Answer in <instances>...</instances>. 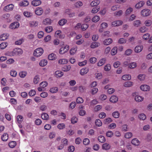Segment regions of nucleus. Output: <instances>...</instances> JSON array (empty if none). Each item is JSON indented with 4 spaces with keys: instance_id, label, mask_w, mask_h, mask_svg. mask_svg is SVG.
Listing matches in <instances>:
<instances>
[{
    "instance_id": "obj_6",
    "label": "nucleus",
    "mask_w": 152,
    "mask_h": 152,
    "mask_svg": "<svg viewBox=\"0 0 152 152\" xmlns=\"http://www.w3.org/2000/svg\"><path fill=\"white\" fill-rule=\"evenodd\" d=\"M35 14L38 15H41L43 12V10L41 7H37L35 11Z\"/></svg>"
},
{
    "instance_id": "obj_13",
    "label": "nucleus",
    "mask_w": 152,
    "mask_h": 152,
    "mask_svg": "<svg viewBox=\"0 0 152 152\" xmlns=\"http://www.w3.org/2000/svg\"><path fill=\"white\" fill-rule=\"evenodd\" d=\"M113 40L111 39L108 38L105 39L103 42V43L105 45H108L111 44Z\"/></svg>"
},
{
    "instance_id": "obj_45",
    "label": "nucleus",
    "mask_w": 152,
    "mask_h": 152,
    "mask_svg": "<svg viewBox=\"0 0 152 152\" xmlns=\"http://www.w3.org/2000/svg\"><path fill=\"white\" fill-rule=\"evenodd\" d=\"M53 30V28L51 26H48L45 28V31L47 32H50Z\"/></svg>"
},
{
    "instance_id": "obj_41",
    "label": "nucleus",
    "mask_w": 152,
    "mask_h": 152,
    "mask_svg": "<svg viewBox=\"0 0 152 152\" xmlns=\"http://www.w3.org/2000/svg\"><path fill=\"white\" fill-rule=\"evenodd\" d=\"M105 59L102 58L101 60H100L99 62L98 63V66H101L103 65L105 63Z\"/></svg>"
},
{
    "instance_id": "obj_58",
    "label": "nucleus",
    "mask_w": 152,
    "mask_h": 152,
    "mask_svg": "<svg viewBox=\"0 0 152 152\" xmlns=\"http://www.w3.org/2000/svg\"><path fill=\"white\" fill-rule=\"evenodd\" d=\"M17 74V72L15 70H11L10 72V75L13 77H15Z\"/></svg>"
},
{
    "instance_id": "obj_56",
    "label": "nucleus",
    "mask_w": 152,
    "mask_h": 152,
    "mask_svg": "<svg viewBox=\"0 0 152 152\" xmlns=\"http://www.w3.org/2000/svg\"><path fill=\"white\" fill-rule=\"evenodd\" d=\"M77 121V118L75 116L73 117L71 120V122L72 124H75L76 123Z\"/></svg>"
},
{
    "instance_id": "obj_28",
    "label": "nucleus",
    "mask_w": 152,
    "mask_h": 152,
    "mask_svg": "<svg viewBox=\"0 0 152 152\" xmlns=\"http://www.w3.org/2000/svg\"><path fill=\"white\" fill-rule=\"evenodd\" d=\"M122 79L124 80H129L131 79V76L129 75H124L122 77Z\"/></svg>"
},
{
    "instance_id": "obj_57",
    "label": "nucleus",
    "mask_w": 152,
    "mask_h": 152,
    "mask_svg": "<svg viewBox=\"0 0 152 152\" xmlns=\"http://www.w3.org/2000/svg\"><path fill=\"white\" fill-rule=\"evenodd\" d=\"M48 85V83L46 82H41L40 84V86L41 87L44 88Z\"/></svg>"
},
{
    "instance_id": "obj_9",
    "label": "nucleus",
    "mask_w": 152,
    "mask_h": 152,
    "mask_svg": "<svg viewBox=\"0 0 152 152\" xmlns=\"http://www.w3.org/2000/svg\"><path fill=\"white\" fill-rule=\"evenodd\" d=\"M89 69L88 68H84L80 71V74L82 75L86 74L88 72Z\"/></svg>"
},
{
    "instance_id": "obj_27",
    "label": "nucleus",
    "mask_w": 152,
    "mask_h": 152,
    "mask_svg": "<svg viewBox=\"0 0 152 152\" xmlns=\"http://www.w3.org/2000/svg\"><path fill=\"white\" fill-rule=\"evenodd\" d=\"M8 134L7 133H4L1 137V140L4 141H6L8 140Z\"/></svg>"
},
{
    "instance_id": "obj_12",
    "label": "nucleus",
    "mask_w": 152,
    "mask_h": 152,
    "mask_svg": "<svg viewBox=\"0 0 152 152\" xmlns=\"http://www.w3.org/2000/svg\"><path fill=\"white\" fill-rule=\"evenodd\" d=\"M118 100V97L116 96L113 95L110 98V101L113 103L116 102Z\"/></svg>"
},
{
    "instance_id": "obj_17",
    "label": "nucleus",
    "mask_w": 152,
    "mask_h": 152,
    "mask_svg": "<svg viewBox=\"0 0 152 152\" xmlns=\"http://www.w3.org/2000/svg\"><path fill=\"white\" fill-rule=\"evenodd\" d=\"M9 34H2L0 37V40L4 41L7 39Z\"/></svg>"
},
{
    "instance_id": "obj_52",
    "label": "nucleus",
    "mask_w": 152,
    "mask_h": 152,
    "mask_svg": "<svg viewBox=\"0 0 152 152\" xmlns=\"http://www.w3.org/2000/svg\"><path fill=\"white\" fill-rule=\"evenodd\" d=\"M83 5L82 2L81 1H79L75 3L74 5L76 7H78L82 6Z\"/></svg>"
},
{
    "instance_id": "obj_44",
    "label": "nucleus",
    "mask_w": 152,
    "mask_h": 152,
    "mask_svg": "<svg viewBox=\"0 0 152 152\" xmlns=\"http://www.w3.org/2000/svg\"><path fill=\"white\" fill-rule=\"evenodd\" d=\"M58 62L59 64H62L66 63L67 62V61L66 59H63L59 60Z\"/></svg>"
},
{
    "instance_id": "obj_26",
    "label": "nucleus",
    "mask_w": 152,
    "mask_h": 152,
    "mask_svg": "<svg viewBox=\"0 0 152 152\" xmlns=\"http://www.w3.org/2000/svg\"><path fill=\"white\" fill-rule=\"evenodd\" d=\"M132 143L134 145H138L140 144V141L137 139H134L132 140Z\"/></svg>"
},
{
    "instance_id": "obj_18",
    "label": "nucleus",
    "mask_w": 152,
    "mask_h": 152,
    "mask_svg": "<svg viewBox=\"0 0 152 152\" xmlns=\"http://www.w3.org/2000/svg\"><path fill=\"white\" fill-rule=\"evenodd\" d=\"M98 140L100 142L104 143L106 141V139L104 136L102 135L99 136L98 138Z\"/></svg>"
},
{
    "instance_id": "obj_40",
    "label": "nucleus",
    "mask_w": 152,
    "mask_h": 152,
    "mask_svg": "<svg viewBox=\"0 0 152 152\" xmlns=\"http://www.w3.org/2000/svg\"><path fill=\"white\" fill-rule=\"evenodd\" d=\"M100 7L99 6L96 7L95 8H93L91 12L95 13L97 12L100 10Z\"/></svg>"
},
{
    "instance_id": "obj_19",
    "label": "nucleus",
    "mask_w": 152,
    "mask_h": 152,
    "mask_svg": "<svg viewBox=\"0 0 152 152\" xmlns=\"http://www.w3.org/2000/svg\"><path fill=\"white\" fill-rule=\"evenodd\" d=\"M56 55L53 53H52L48 56V58L50 60H55L56 58Z\"/></svg>"
},
{
    "instance_id": "obj_23",
    "label": "nucleus",
    "mask_w": 152,
    "mask_h": 152,
    "mask_svg": "<svg viewBox=\"0 0 152 152\" xmlns=\"http://www.w3.org/2000/svg\"><path fill=\"white\" fill-rule=\"evenodd\" d=\"M144 98L142 96H139L136 95L134 98L135 101L137 102H140L143 100Z\"/></svg>"
},
{
    "instance_id": "obj_8",
    "label": "nucleus",
    "mask_w": 152,
    "mask_h": 152,
    "mask_svg": "<svg viewBox=\"0 0 152 152\" xmlns=\"http://www.w3.org/2000/svg\"><path fill=\"white\" fill-rule=\"evenodd\" d=\"M123 22L121 20L114 21L112 23L111 25L113 27L121 25Z\"/></svg>"
},
{
    "instance_id": "obj_43",
    "label": "nucleus",
    "mask_w": 152,
    "mask_h": 152,
    "mask_svg": "<svg viewBox=\"0 0 152 152\" xmlns=\"http://www.w3.org/2000/svg\"><path fill=\"white\" fill-rule=\"evenodd\" d=\"M138 117L140 120H145L146 118V115L143 113H142L139 115Z\"/></svg>"
},
{
    "instance_id": "obj_25",
    "label": "nucleus",
    "mask_w": 152,
    "mask_h": 152,
    "mask_svg": "<svg viewBox=\"0 0 152 152\" xmlns=\"http://www.w3.org/2000/svg\"><path fill=\"white\" fill-rule=\"evenodd\" d=\"M70 69L71 66L70 65H66L62 68V70L64 72H67L69 71Z\"/></svg>"
},
{
    "instance_id": "obj_7",
    "label": "nucleus",
    "mask_w": 152,
    "mask_h": 152,
    "mask_svg": "<svg viewBox=\"0 0 152 152\" xmlns=\"http://www.w3.org/2000/svg\"><path fill=\"white\" fill-rule=\"evenodd\" d=\"M140 88L143 91H149L150 89V87L147 85H142L140 86Z\"/></svg>"
},
{
    "instance_id": "obj_38",
    "label": "nucleus",
    "mask_w": 152,
    "mask_h": 152,
    "mask_svg": "<svg viewBox=\"0 0 152 152\" xmlns=\"http://www.w3.org/2000/svg\"><path fill=\"white\" fill-rule=\"evenodd\" d=\"M58 90V88L57 87H53L51 88L50 90V92L53 93H56Z\"/></svg>"
},
{
    "instance_id": "obj_39",
    "label": "nucleus",
    "mask_w": 152,
    "mask_h": 152,
    "mask_svg": "<svg viewBox=\"0 0 152 152\" xmlns=\"http://www.w3.org/2000/svg\"><path fill=\"white\" fill-rule=\"evenodd\" d=\"M39 80V76L37 75L34 77V83L35 84L38 83Z\"/></svg>"
},
{
    "instance_id": "obj_51",
    "label": "nucleus",
    "mask_w": 152,
    "mask_h": 152,
    "mask_svg": "<svg viewBox=\"0 0 152 152\" xmlns=\"http://www.w3.org/2000/svg\"><path fill=\"white\" fill-rule=\"evenodd\" d=\"M29 4L28 2L27 1H24L21 3H20V6L25 7L28 5Z\"/></svg>"
},
{
    "instance_id": "obj_36",
    "label": "nucleus",
    "mask_w": 152,
    "mask_h": 152,
    "mask_svg": "<svg viewBox=\"0 0 152 152\" xmlns=\"http://www.w3.org/2000/svg\"><path fill=\"white\" fill-rule=\"evenodd\" d=\"M23 15L26 17L29 18L32 16L33 14L31 12L26 11L23 12Z\"/></svg>"
},
{
    "instance_id": "obj_5",
    "label": "nucleus",
    "mask_w": 152,
    "mask_h": 152,
    "mask_svg": "<svg viewBox=\"0 0 152 152\" xmlns=\"http://www.w3.org/2000/svg\"><path fill=\"white\" fill-rule=\"evenodd\" d=\"M19 26V24L18 22H14L10 25L9 28L11 29H15L18 28Z\"/></svg>"
},
{
    "instance_id": "obj_50",
    "label": "nucleus",
    "mask_w": 152,
    "mask_h": 152,
    "mask_svg": "<svg viewBox=\"0 0 152 152\" xmlns=\"http://www.w3.org/2000/svg\"><path fill=\"white\" fill-rule=\"evenodd\" d=\"M7 45L6 42H4L1 43L0 44V49H3L6 48Z\"/></svg>"
},
{
    "instance_id": "obj_21",
    "label": "nucleus",
    "mask_w": 152,
    "mask_h": 152,
    "mask_svg": "<svg viewBox=\"0 0 152 152\" xmlns=\"http://www.w3.org/2000/svg\"><path fill=\"white\" fill-rule=\"evenodd\" d=\"M100 45V44L98 42H93L91 45V47L92 48H94L98 47Z\"/></svg>"
},
{
    "instance_id": "obj_62",
    "label": "nucleus",
    "mask_w": 152,
    "mask_h": 152,
    "mask_svg": "<svg viewBox=\"0 0 152 152\" xmlns=\"http://www.w3.org/2000/svg\"><path fill=\"white\" fill-rule=\"evenodd\" d=\"M106 116V114L104 112H101L99 115V117L101 118H104Z\"/></svg>"
},
{
    "instance_id": "obj_24",
    "label": "nucleus",
    "mask_w": 152,
    "mask_h": 152,
    "mask_svg": "<svg viewBox=\"0 0 152 152\" xmlns=\"http://www.w3.org/2000/svg\"><path fill=\"white\" fill-rule=\"evenodd\" d=\"M144 4V1H141L139 2L138 3L136 4L135 6V7L136 8H139L141 7H142Z\"/></svg>"
},
{
    "instance_id": "obj_10",
    "label": "nucleus",
    "mask_w": 152,
    "mask_h": 152,
    "mask_svg": "<svg viewBox=\"0 0 152 152\" xmlns=\"http://www.w3.org/2000/svg\"><path fill=\"white\" fill-rule=\"evenodd\" d=\"M143 48V46L142 45H139L136 46L134 49L135 52L139 53L142 51Z\"/></svg>"
},
{
    "instance_id": "obj_47",
    "label": "nucleus",
    "mask_w": 152,
    "mask_h": 152,
    "mask_svg": "<svg viewBox=\"0 0 152 152\" xmlns=\"http://www.w3.org/2000/svg\"><path fill=\"white\" fill-rule=\"evenodd\" d=\"M133 11V9L130 7L128 8L125 12V13L126 15H128L131 13Z\"/></svg>"
},
{
    "instance_id": "obj_3",
    "label": "nucleus",
    "mask_w": 152,
    "mask_h": 152,
    "mask_svg": "<svg viewBox=\"0 0 152 152\" xmlns=\"http://www.w3.org/2000/svg\"><path fill=\"white\" fill-rule=\"evenodd\" d=\"M12 52L13 56H16L22 53V50L21 49L19 48H15L14 49Z\"/></svg>"
},
{
    "instance_id": "obj_33",
    "label": "nucleus",
    "mask_w": 152,
    "mask_h": 152,
    "mask_svg": "<svg viewBox=\"0 0 152 152\" xmlns=\"http://www.w3.org/2000/svg\"><path fill=\"white\" fill-rule=\"evenodd\" d=\"M137 66L136 63L135 62H133L129 64V67L131 69H134Z\"/></svg>"
},
{
    "instance_id": "obj_22",
    "label": "nucleus",
    "mask_w": 152,
    "mask_h": 152,
    "mask_svg": "<svg viewBox=\"0 0 152 152\" xmlns=\"http://www.w3.org/2000/svg\"><path fill=\"white\" fill-rule=\"evenodd\" d=\"M42 118L45 120H48L49 118L48 115L46 113H43L41 114Z\"/></svg>"
},
{
    "instance_id": "obj_48",
    "label": "nucleus",
    "mask_w": 152,
    "mask_h": 152,
    "mask_svg": "<svg viewBox=\"0 0 152 152\" xmlns=\"http://www.w3.org/2000/svg\"><path fill=\"white\" fill-rule=\"evenodd\" d=\"M16 145V143L15 141H12L9 142V147L12 148H14Z\"/></svg>"
},
{
    "instance_id": "obj_60",
    "label": "nucleus",
    "mask_w": 152,
    "mask_h": 152,
    "mask_svg": "<svg viewBox=\"0 0 152 152\" xmlns=\"http://www.w3.org/2000/svg\"><path fill=\"white\" fill-rule=\"evenodd\" d=\"M113 132L110 131H108L106 133V135L108 137H111L113 136Z\"/></svg>"
},
{
    "instance_id": "obj_34",
    "label": "nucleus",
    "mask_w": 152,
    "mask_h": 152,
    "mask_svg": "<svg viewBox=\"0 0 152 152\" xmlns=\"http://www.w3.org/2000/svg\"><path fill=\"white\" fill-rule=\"evenodd\" d=\"M112 116L115 118H118L120 116V113L118 111H116L113 112L112 114Z\"/></svg>"
},
{
    "instance_id": "obj_46",
    "label": "nucleus",
    "mask_w": 152,
    "mask_h": 152,
    "mask_svg": "<svg viewBox=\"0 0 152 152\" xmlns=\"http://www.w3.org/2000/svg\"><path fill=\"white\" fill-rule=\"evenodd\" d=\"M95 123L96 125L98 126H101L102 124L101 121L99 119H96V120Z\"/></svg>"
},
{
    "instance_id": "obj_11",
    "label": "nucleus",
    "mask_w": 152,
    "mask_h": 152,
    "mask_svg": "<svg viewBox=\"0 0 152 152\" xmlns=\"http://www.w3.org/2000/svg\"><path fill=\"white\" fill-rule=\"evenodd\" d=\"M41 1L40 0H34L32 1L31 4L34 6L40 5L41 4Z\"/></svg>"
},
{
    "instance_id": "obj_61",
    "label": "nucleus",
    "mask_w": 152,
    "mask_h": 152,
    "mask_svg": "<svg viewBox=\"0 0 152 152\" xmlns=\"http://www.w3.org/2000/svg\"><path fill=\"white\" fill-rule=\"evenodd\" d=\"M111 69L110 65L109 64L106 65L104 67V69L106 71H109Z\"/></svg>"
},
{
    "instance_id": "obj_2",
    "label": "nucleus",
    "mask_w": 152,
    "mask_h": 152,
    "mask_svg": "<svg viewBox=\"0 0 152 152\" xmlns=\"http://www.w3.org/2000/svg\"><path fill=\"white\" fill-rule=\"evenodd\" d=\"M151 13V11L147 9L142 10L141 12L142 16L143 17L148 16Z\"/></svg>"
},
{
    "instance_id": "obj_42",
    "label": "nucleus",
    "mask_w": 152,
    "mask_h": 152,
    "mask_svg": "<svg viewBox=\"0 0 152 152\" xmlns=\"http://www.w3.org/2000/svg\"><path fill=\"white\" fill-rule=\"evenodd\" d=\"M118 48L117 47H114L113 48L112 50L111 51V54L112 55H115L117 51Z\"/></svg>"
},
{
    "instance_id": "obj_54",
    "label": "nucleus",
    "mask_w": 152,
    "mask_h": 152,
    "mask_svg": "<svg viewBox=\"0 0 152 152\" xmlns=\"http://www.w3.org/2000/svg\"><path fill=\"white\" fill-rule=\"evenodd\" d=\"M65 126L63 123L59 124L58 125L57 127L60 129H62L65 128Z\"/></svg>"
},
{
    "instance_id": "obj_30",
    "label": "nucleus",
    "mask_w": 152,
    "mask_h": 152,
    "mask_svg": "<svg viewBox=\"0 0 152 152\" xmlns=\"http://www.w3.org/2000/svg\"><path fill=\"white\" fill-rule=\"evenodd\" d=\"M57 77H62L63 74V73L60 71H57L55 73Z\"/></svg>"
},
{
    "instance_id": "obj_1",
    "label": "nucleus",
    "mask_w": 152,
    "mask_h": 152,
    "mask_svg": "<svg viewBox=\"0 0 152 152\" xmlns=\"http://www.w3.org/2000/svg\"><path fill=\"white\" fill-rule=\"evenodd\" d=\"M44 50L41 48L36 49L34 53V55L36 57H38L40 56L43 53Z\"/></svg>"
},
{
    "instance_id": "obj_32",
    "label": "nucleus",
    "mask_w": 152,
    "mask_h": 152,
    "mask_svg": "<svg viewBox=\"0 0 152 152\" xmlns=\"http://www.w3.org/2000/svg\"><path fill=\"white\" fill-rule=\"evenodd\" d=\"M47 61L46 60H43L41 61L39 63V65L40 66L43 67L45 65H46L47 64Z\"/></svg>"
},
{
    "instance_id": "obj_4",
    "label": "nucleus",
    "mask_w": 152,
    "mask_h": 152,
    "mask_svg": "<svg viewBox=\"0 0 152 152\" xmlns=\"http://www.w3.org/2000/svg\"><path fill=\"white\" fill-rule=\"evenodd\" d=\"M69 49V46L66 45L65 47H62L59 50V53L60 54H63L67 52Z\"/></svg>"
},
{
    "instance_id": "obj_59",
    "label": "nucleus",
    "mask_w": 152,
    "mask_h": 152,
    "mask_svg": "<svg viewBox=\"0 0 152 152\" xmlns=\"http://www.w3.org/2000/svg\"><path fill=\"white\" fill-rule=\"evenodd\" d=\"M83 99L80 97H77L76 100V102L77 103H81L83 102Z\"/></svg>"
},
{
    "instance_id": "obj_64",
    "label": "nucleus",
    "mask_w": 152,
    "mask_h": 152,
    "mask_svg": "<svg viewBox=\"0 0 152 152\" xmlns=\"http://www.w3.org/2000/svg\"><path fill=\"white\" fill-rule=\"evenodd\" d=\"M36 94V92L34 90H32L30 91L29 93L28 94L29 96H34Z\"/></svg>"
},
{
    "instance_id": "obj_53",
    "label": "nucleus",
    "mask_w": 152,
    "mask_h": 152,
    "mask_svg": "<svg viewBox=\"0 0 152 152\" xmlns=\"http://www.w3.org/2000/svg\"><path fill=\"white\" fill-rule=\"evenodd\" d=\"M140 24V22L139 20H137L133 22V25L136 27H138Z\"/></svg>"
},
{
    "instance_id": "obj_29",
    "label": "nucleus",
    "mask_w": 152,
    "mask_h": 152,
    "mask_svg": "<svg viewBox=\"0 0 152 152\" xmlns=\"http://www.w3.org/2000/svg\"><path fill=\"white\" fill-rule=\"evenodd\" d=\"M38 24L37 21H31L29 23L30 26L31 27H36L38 25Z\"/></svg>"
},
{
    "instance_id": "obj_20",
    "label": "nucleus",
    "mask_w": 152,
    "mask_h": 152,
    "mask_svg": "<svg viewBox=\"0 0 152 152\" xmlns=\"http://www.w3.org/2000/svg\"><path fill=\"white\" fill-rule=\"evenodd\" d=\"M42 23L46 25L50 24L51 23V20L49 18H46L43 20Z\"/></svg>"
},
{
    "instance_id": "obj_63",
    "label": "nucleus",
    "mask_w": 152,
    "mask_h": 152,
    "mask_svg": "<svg viewBox=\"0 0 152 152\" xmlns=\"http://www.w3.org/2000/svg\"><path fill=\"white\" fill-rule=\"evenodd\" d=\"M132 136V134L131 132H128L126 134L125 137L126 138H129Z\"/></svg>"
},
{
    "instance_id": "obj_15",
    "label": "nucleus",
    "mask_w": 152,
    "mask_h": 152,
    "mask_svg": "<svg viewBox=\"0 0 152 152\" xmlns=\"http://www.w3.org/2000/svg\"><path fill=\"white\" fill-rule=\"evenodd\" d=\"M110 145L108 143H105L102 146V149L106 150H109L110 148Z\"/></svg>"
},
{
    "instance_id": "obj_37",
    "label": "nucleus",
    "mask_w": 152,
    "mask_h": 152,
    "mask_svg": "<svg viewBox=\"0 0 152 152\" xmlns=\"http://www.w3.org/2000/svg\"><path fill=\"white\" fill-rule=\"evenodd\" d=\"M132 85V83L131 81H128L124 83V86L125 87H129Z\"/></svg>"
},
{
    "instance_id": "obj_16",
    "label": "nucleus",
    "mask_w": 152,
    "mask_h": 152,
    "mask_svg": "<svg viewBox=\"0 0 152 152\" xmlns=\"http://www.w3.org/2000/svg\"><path fill=\"white\" fill-rule=\"evenodd\" d=\"M100 3V1L99 0H96L93 1L91 2L90 5L92 7L96 6L99 4Z\"/></svg>"
},
{
    "instance_id": "obj_31",
    "label": "nucleus",
    "mask_w": 152,
    "mask_h": 152,
    "mask_svg": "<svg viewBox=\"0 0 152 152\" xmlns=\"http://www.w3.org/2000/svg\"><path fill=\"white\" fill-rule=\"evenodd\" d=\"M67 20L65 19H62L59 21L58 24L60 26H62L64 25L67 22Z\"/></svg>"
},
{
    "instance_id": "obj_14",
    "label": "nucleus",
    "mask_w": 152,
    "mask_h": 152,
    "mask_svg": "<svg viewBox=\"0 0 152 152\" xmlns=\"http://www.w3.org/2000/svg\"><path fill=\"white\" fill-rule=\"evenodd\" d=\"M13 4H10L5 7V10L7 11L12 10L13 9Z\"/></svg>"
},
{
    "instance_id": "obj_55",
    "label": "nucleus",
    "mask_w": 152,
    "mask_h": 152,
    "mask_svg": "<svg viewBox=\"0 0 152 152\" xmlns=\"http://www.w3.org/2000/svg\"><path fill=\"white\" fill-rule=\"evenodd\" d=\"M99 20V17L98 16H95L92 19L93 22H96L98 21Z\"/></svg>"
},
{
    "instance_id": "obj_49",
    "label": "nucleus",
    "mask_w": 152,
    "mask_h": 152,
    "mask_svg": "<svg viewBox=\"0 0 152 152\" xmlns=\"http://www.w3.org/2000/svg\"><path fill=\"white\" fill-rule=\"evenodd\" d=\"M27 75V72L25 71L20 72L19 74L21 78L24 77Z\"/></svg>"
},
{
    "instance_id": "obj_35",
    "label": "nucleus",
    "mask_w": 152,
    "mask_h": 152,
    "mask_svg": "<svg viewBox=\"0 0 152 152\" xmlns=\"http://www.w3.org/2000/svg\"><path fill=\"white\" fill-rule=\"evenodd\" d=\"M17 121L18 123H21L23 121V117L21 115H18L17 118Z\"/></svg>"
}]
</instances>
